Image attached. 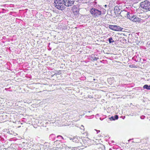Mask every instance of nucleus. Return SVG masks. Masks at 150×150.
I'll return each mask as SVG.
<instances>
[{
	"label": "nucleus",
	"mask_w": 150,
	"mask_h": 150,
	"mask_svg": "<svg viewBox=\"0 0 150 150\" xmlns=\"http://www.w3.org/2000/svg\"><path fill=\"white\" fill-rule=\"evenodd\" d=\"M109 28L110 29L117 31L122 30V29L119 26L115 25H110L109 26Z\"/></svg>",
	"instance_id": "39448f33"
},
{
	"label": "nucleus",
	"mask_w": 150,
	"mask_h": 150,
	"mask_svg": "<svg viewBox=\"0 0 150 150\" xmlns=\"http://www.w3.org/2000/svg\"><path fill=\"white\" fill-rule=\"evenodd\" d=\"M124 12L125 13H126V17L131 20H132V18L134 17L135 16L133 14L130 13L129 12H127L126 11H124Z\"/></svg>",
	"instance_id": "6e6552de"
},
{
	"label": "nucleus",
	"mask_w": 150,
	"mask_h": 150,
	"mask_svg": "<svg viewBox=\"0 0 150 150\" xmlns=\"http://www.w3.org/2000/svg\"><path fill=\"white\" fill-rule=\"evenodd\" d=\"M104 6L105 7H106L107 6V5H105Z\"/></svg>",
	"instance_id": "5701e85b"
},
{
	"label": "nucleus",
	"mask_w": 150,
	"mask_h": 150,
	"mask_svg": "<svg viewBox=\"0 0 150 150\" xmlns=\"http://www.w3.org/2000/svg\"><path fill=\"white\" fill-rule=\"evenodd\" d=\"M140 5L141 7L144 9V11H150V2L145 1L141 3Z\"/></svg>",
	"instance_id": "f03ea898"
},
{
	"label": "nucleus",
	"mask_w": 150,
	"mask_h": 150,
	"mask_svg": "<svg viewBox=\"0 0 150 150\" xmlns=\"http://www.w3.org/2000/svg\"><path fill=\"white\" fill-rule=\"evenodd\" d=\"M63 0H54V5L57 9L62 10L65 8Z\"/></svg>",
	"instance_id": "f257e3e1"
},
{
	"label": "nucleus",
	"mask_w": 150,
	"mask_h": 150,
	"mask_svg": "<svg viewBox=\"0 0 150 150\" xmlns=\"http://www.w3.org/2000/svg\"><path fill=\"white\" fill-rule=\"evenodd\" d=\"M93 81H95L96 80V79H93Z\"/></svg>",
	"instance_id": "b1692460"
},
{
	"label": "nucleus",
	"mask_w": 150,
	"mask_h": 150,
	"mask_svg": "<svg viewBox=\"0 0 150 150\" xmlns=\"http://www.w3.org/2000/svg\"><path fill=\"white\" fill-rule=\"evenodd\" d=\"M61 137V138H62V139H63V137H62L61 136H60V135H58L57 136V137Z\"/></svg>",
	"instance_id": "6ab92c4d"
},
{
	"label": "nucleus",
	"mask_w": 150,
	"mask_h": 150,
	"mask_svg": "<svg viewBox=\"0 0 150 150\" xmlns=\"http://www.w3.org/2000/svg\"><path fill=\"white\" fill-rule=\"evenodd\" d=\"M90 12L92 16L94 17H98L100 15L102 11L94 8H92L90 10Z\"/></svg>",
	"instance_id": "7ed1b4c3"
},
{
	"label": "nucleus",
	"mask_w": 150,
	"mask_h": 150,
	"mask_svg": "<svg viewBox=\"0 0 150 150\" xmlns=\"http://www.w3.org/2000/svg\"><path fill=\"white\" fill-rule=\"evenodd\" d=\"M130 67H131V65H130Z\"/></svg>",
	"instance_id": "c85d7f7f"
},
{
	"label": "nucleus",
	"mask_w": 150,
	"mask_h": 150,
	"mask_svg": "<svg viewBox=\"0 0 150 150\" xmlns=\"http://www.w3.org/2000/svg\"><path fill=\"white\" fill-rule=\"evenodd\" d=\"M65 6L69 7L73 5L74 2V0H63Z\"/></svg>",
	"instance_id": "20e7f679"
},
{
	"label": "nucleus",
	"mask_w": 150,
	"mask_h": 150,
	"mask_svg": "<svg viewBox=\"0 0 150 150\" xmlns=\"http://www.w3.org/2000/svg\"><path fill=\"white\" fill-rule=\"evenodd\" d=\"M108 41L109 43H112L113 45L115 44V42L112 39V38L111 37L108 39Z\"/></svg>",
	"instance_id": "ddd939ff"
},
{
	"label": "nucleus",
	"mask_w": 150,
	"mask_h": 150,
	"mask_svg": "<svg viewBox=\"0 0 150 150\" xmlns=\"http://www.w3.org/2000/svg\"><path fill=\"white\" fill-rule=\"evenodd\" d=\"M130 140V139L128 140V141H129Z\"/></svg>",
	"instance_id": "cd10ccee"
},
{
	"label": "nucleus",
	"mask_w": 150,
	"mask_h": 150,
	"mask_svg": "<svg viewBox=\"0 0 150 150\" xmlns=\"http://www.w3.org/2000/svg\"><path fill=\"white\" fill-rule=\"evenodd\" d=\"M100 120H101V118H100Z\"/></svg>",
	"instance_id": "393cba45"
},
{
	"label": "nucleus",
	"mask_w": 150,
	"mask_h": 150,
	"mask_svg": "<svg viewBox=\"0 0 150 150\" xmlns=\"http://www.w3.org/2000/svg\"><path fill=\"white\" fill-rule=\"evenodd\" d=\"M80 139H81L80 137H78V138L74 137L72 139V141L74 142L78 143Z\"/></svg>",
	"instance_id": "9d476101"
},
{
	"label": "nucleus",
	"mask_w": 150,
	"mask_h": 150,
	"mask_svg": "<svg viewBox=\"0 0 150 150\" xmlns=\"http://www.w3.org/2000/svg\"><path fill=\"white\" fill-rule=\"evenodd\" d=\"M57 72L55 73L54 74H56V75L57 74H61V71H56Z\"/></svg>",
	"instance_id": "2eb2a0df"
},
{
	"label": "nucleus",
	"mask_w": 150,
	"mask_h": 150,
	"mask_svg": "<svg viewBox=\"0 0 150 150\" xmlns=\"http://www.w3.org/2000/svg\"><path fill=\"white\" fill-rule=\"evenodd\" d=\"M10 47H9V49L10 50Z\"/></svg>",
	"instance_id": "bb28decb"
},
{
	"label": "nucleus",
	"mask_w": 150,
	"mask_h": 150,
	"mask_svg": "<svg viewBox=\"0 0 150 150\" xmlns=\"http://www.w3.org/2000/svg\"><path fill=\"white\" fill-rule=\"evenodd\" d=\"M99 58L98 57H94L93 59V60H96L97 59H98Z\"/></svg>",
	"instance_id": "dca6fc26"
},
{
	"label": "nucleus",
	"mask_w": 150,
	"mask_h": 150,
	"mask_svg": "<svg viewBox=\"0 0 150 150\" xmlns=\"http://www.w3.org/2000/svg\"><path fill=\"white\" fill-rule=\"evenodd\" d=\"M138 35V34H137V33H135V36H137V35Z\"/></svg>",
	"instance_id": "4be33fe9"
},
{
	"label": "nucleus",
	"mask_w": 150,
	"mask_h": 150,
	"mask_svg": "<svg viewBox=\"0 0 150 150\" xmlns=\"http://www.w3.org/2000/svg\"><path fill=\"white\" fill-rule=\"evenodd\" d=\"M130 67H131V65H130Z\"/></svg>",
	"instance_id": "7c9ffc66"
},
{
	"label": "nucleus",
	"mask_w": 150,
	"mask_h": 150,
	"mask_svg": "<svg viewBox=\"0 0 150 150\" xmlns=\"http://www.w3.org/2000/svg\"><path fill=\"white\" fill-rule=\"evenodd\" d=\"M103 10L102 11L103 12V13H103V14H104L105 13V11H106V10L105 9H103Z\"/></svg>",
	"instance_id": "f3484780"
},
{
	"label": "nucleus",
	"mask_w": 150,
	"mask_h": 150,
	"mask_svg": "<svg viewBox=\"0 0 150 150\" xmlns=\"http://www.w3.org/2000/svg\"><path fill=\"white\" fill-rule=\"evenodd\" d=\"M145 117L144 116H142L140 117V118L141 119H144V118Z\"/></svg>",
	"instance_id": "a211bd4d"
},
{
	"label": "nucleus",
	"mask_w": 150,
	"mask_h": 150,
	"mask_svg": "<svg viewBox=\"0 0 150 150\" xmlns=\"http://www.w3.org/2000/svg\"><path fill=\"white\" fill-rule=\"evenodd\" d=\"M143 88L147 90H150V85L148 86L147 84H146L143 86Z\"/></svg>",
	"instance_id": "4468645a"
},
{
	"label": "nucleus",
	"mask_w": 150,
	"mask_h": 150,
	"mask_svg": "<svg viewBox=\"0 0 150 150\" xmlns=\"http://www.w3.org/2000/svg\"><path fill=\"white\" fill-rule=\"evenodd\" d=\"M114 10L115 11V13L116 14H118L119 12H120V9L117 7H115L114 8Z\"/></svg>",
	"instance_id": "f8f14e48"
},
{
	"label": "nucleus",
	"mask_w": 150,
	"mask_h": 150,
	"mask_svg": "<svg viewBox=\"0 0 150 150\" xmlns=\"http://www.w3.org/2000/svg\"><path fill=\"white\" fill-rule=\"evenodd\" d=\"M149 46H150V44H149Z\"/></svg>",
	"instance_id": "a878e982"
},
{
	"label": "nucleus",
	"mask_w": 150,
	"mask_h": 150,
	"mask_svg": "<svg viewBox=\"0 0 150 150\" xmlns=\"http://www.w3.org/2000/svg\"><path fill=\"white\" fill-rule=\"evenodd\" d=\"M118 118V116L117 115H115L114 116H112L109 118L110 120H117Z\"/></svg>",
	"instance_id": "1a4fd4ad"
},
{
	"label": "nucleus",
	"mask_w": 150,
	"mask_h": 150,
	"mask_svg": "<svg viewBox=\"0 0 150 150\" xmlns=\"http://www.w3.org/2000/svg\"><path fill=\"white\" fill-rule=\"evenodd\" d=\"M79 5L77 4L76 5H74L72 8L73 11L74 13L75 14H77L79 11Z\"/></svg>",
	"instance_id": "423d86ee"
},
{
	"label": "nucleus",
	"mask_w": 150,
	"mask_h": 150,
	"mask_svg": "<svg viewBox=\"0 0 150 150\" xmlns=\"http://www.w3.org/2000/svg\"><path fill=\"white\" fill-rule=\"evenodd\" d=\"M130 67H131V65H130Z\"/></svg>",
	"instance_id": "c756f323"
},
{
	"label": "nucleus",
	"mask_w": 150,
	"mask_h": 150,
	"mask_svg": "<svg viewBox=\"0 0 150 150\" xmlns=\"http://www.w3.org/2000/svg\"><path fill=\"white\" fill-rule=\"evenodd\" d=\"M41 145L40 144H33L31 150H40L41 149Z\"/></svg>",
	"instance_id": "0eeeda50"
},
{
	"label": "nucleus",
	"mask_w": 150,
	"mask_h": 150,
	"mask_svg": "<svg viewBox=\"0 0 150 150\" xmlns=\"http://www.w3.org/2000/svg\"><path fill=\"white\" fill-rule=\"evenodd\" d=\"M132 21L134 22H139L140 21V19L138 17H137L136 16H134V17L133 18H132Z\"/></svg>",
	"instance_id": "9b49d317"
},
{
	"label": "nucleus",
	"mask_w": 150,
	"mask_h": 150,
	"mask_svg": "<svg viewBox=\"0 0 150 150\" xmlns=\"http://www.w3.org/2000/svg\"><path fill=\"white\" fill-rule=\"evenodd\" d=\"M96 130L97 131V133H98V132H100V130Z\"/></svg>",
	"instance_id": "412c9836"
},
{
	"label": "nucleus",
	"mask_w": 150,
	"mask_h": 150,
	"mask_svg": "<svg viewBox=\"0 0 150 150\" xmlns=\"http://www.w3.org/2000/svg\"><path fill=\"white\" fill-rule=\"evenodd\" d=\"M81 127H83V128H81V129H83V130H84V127L83 126V125H81Z\"/></svg>",
	"instance_id": "aec40b11"
}]
</instances>
